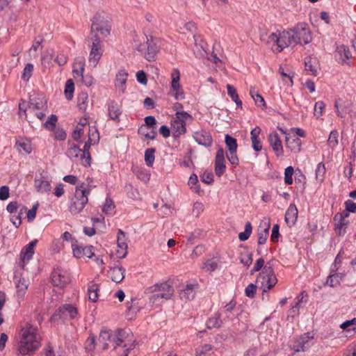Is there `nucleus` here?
<instances>
[{"instance_id": "38", "label": "nucleus", "mask_w": 356, "mask_h": 356, "mask_svg": "<svg viewBox=\"0 0 356 356\" xmlns=\"http://www.w3.org/2000/svg\"><path fill=\"white\" fill-rule=\"evenodd\" d=\"M77 104L80 110L84 111L87 109L88 105V95L87 92H82L79 94Z\"/></svg>"}, {"instance_id": "59", "label": "nucleus", "mask_w": 356, "mask_h": 356, "mask_svg": "<svg viewBox=\"0 0 356 356\" xmlns=\"http://www.w3.org/2000/svg\"><path fill=\"white\" fill-rule=\"evenodd\" d=\"M85 131L86 129L82 128L81 125H76L72 134V138L74 140L81 142L80 140L83 136Z\"/></svg>"}, {"instance_id": "17", "label": "nucleus", "mask_w": 356, "mask_h": 356, "mask_svg": "<svg viewBox=\"0 0 356 356\" xmlns=\"http://www.w3.org/2000/svg\"><path fill=\"white\" fill-rule=\"evenodd\" d=\"M51 180L47 176L40 175L34 179V187L37 192L40 193H48L51 191Z\"/></svg>"}, {"instance_id": "50", "label": "nucleus", "mask_w": 356, "mask_h": 356, "mask_svg": "<svg viewBox=\"0 0 356 356\" xmlns=\"http://www.w3.org/2000/svg\"><path fill=\"white\" fill-rule=\"evenodd\" d=\"M225 143L229 152H236L237 150V142L236 140L229 135L225 136Z\"/></svg>"}, {"instance_id": "43", "label": "nucleus", "mask_w": 356, "mask_h": 356, "mask_svg": "<svg viewBox=\"0 0 356 356\" xmlns=\"http://www.w3.org/2000/svg\"><path fill=\"white\" fill-rule=\"evenodd\" d=\"M108 114L111 119L117 120L121 114V111L119 105L113 102L108 106Z\"/></svg>"}, {"instance_id": "55", "label": "nucleus", "mask_w": 356, "mask_h": 356, "mask_svg": "<svg viewBox=\"0 0 356 356\" xmlns=\"http://www.w3.org/2000/svg\"><path fill=\"white\" fill-rule=\"evenodd\" d=\"M341 277V276L337 273L331 275L327 277L326 284L331 287L337 286L340 284Z\"/></svg>"}, {"instance_id": "26", "label": "nucleus", "mask_w": 356, "mask_h": 356, "mask_svg": "<svg viewBox=\"0 0 356 356\" xmlns=\"http://www.w3.org/2000/svg\"><path fill=\"white\" fill-rule=\"evenodd\" d=\"M197 289V284H187L184 289L180 291V298L184 301L191 300L195 298L196 289Z\"/></svg>"}, {"instance_id": "35", "label": "nucleus", "mask_w": 356, "mask_h": 356, "mask_svg": "<svg viewBox=\"0 0 356 356\" xmlns=\"http://www.w3.org/2000/svg\"><path fill=\"white\" fill-rule=\"evenodd\" d=\"M85 69V58L83 56L76 57L73 64V73L74 77L77 75H81Z\"/></svg>"}, {"instance_id": "34", "label": "nucleus", "mask_w": 356, "mask_h": 356, "mask_svg": "<svg viewBox=\"0 0 356 356\" xmlns=\"http://www.w3.org/2000/svg\"><path fill=\"white\" fill-rule=\"evenodd\" d=\"M88 298L92 302L98 300L99 297V285L98 284L90 282L88 287Z\"/></svg>"}, {"instance_id": "30", "label": "nucleus", "mask_w": 356, "mask_h": 356, "mask_svg": "<svg viewBox=\"0 0 356 356\" xmlns=\"http://www.w3.org/2000/svg\"><path fill=\"white\" fill-rule=\"evenodd\" d=\"M298 209L295 204H290L285 214V221L286 224L291 227L295 225L298 218Z\"/></svg>"}, {"instance_id": "1", "label": "nucleus", "mask_w": 356, "mask_h": 356, "mask_svg": "<svg viewBox=\"0 0 356 356\" xmlns=\"http://www.w3.org/2000/svg\"><path fill=\"white\" fill-rule=\"evenodd\" d=\"M132 334L124 330H102L99 335L97 346L102 350H115L118 356H128L135 347Z\"/></svg>"}, {"instance_id": "56", "label": "nucleus", "mask_w": 356, "mask_h": 356, "mask_svg": "<svg viewBox=\"0 0 356 356\" xmlns=\"http://www.w3.org/2000/svg\"><path fill=\"white\" fill-rule=\"evenodd\" d=\"M325 107V104L322 101L317 102L315 104L314 115L316 118H320L323 115Z\"/></svg>"}, {"instance_id": "54", "label": "nucleus", "mask_w": 356, "mask_h": 356, "mask_svg": "<svg viewBox=\"0 0 356 356\" xmlns=\"http://www.w3.org/2000/svg\"><path fill=\"white\" fill-rule=\"evenodd\" d=\"M42 42V38H36L33 41V44L29 51L30 56H31L34 58L37 57V56H38L37 51L38 49H40L41 47Z\"/></svg>"}, {"instance_id": "7", "label": "nucleus", "mask_w": 356, "mask_h": 356, "mask_svg": "<svg viewBox=\"0 0 356 356\" xmlns=\"http://www.w3.org/2000/svg\"><path fill=\"white\" fill-rule=\"evenodd\" d=\"M277 280L274 274V270L270 262L265 266L259 273L256 280L257 285L259 286L263 292L271 289L277 283Z\"/></svg>"}, {"instance_id": "9", "label": "nucleus", "mask_w": 356, "mask_h": 356, "mask_svg": "<svg viewBox=\"0 0 356 356\" xmlns=\"http://www.w3.org/2000/svg\"><path fill=\"white\" fill-rule=\"evenodd\" d=\"M109 22L104 15L97 14L92 22V36L99 33L103 36H107L110 33Z\"/></svg>"}, {"instance_id": "6", "label": "nucleus", "mask_w": 356, "mask_h": 356, "mask_svg": "<svg viewBox=\"0 0 356 356\" xmlns=\"http://www.w3.org/2000/svg\"><path fill=\"white\" fill-rule=\"evenodd\" d=\"M291 46L307 44L312 41L311 31L306 24H298L293 29L288 30Z\"/></svg>"}, {"instance_id": "62", "label": "nucleus", "mask_w": 356, "mask_h": 356, "mask_svg": "<svg viewBox=\"0 0 356 356\" xmlns=\"http://www.w3.org/2000/svg\"><path fill=\"white\" fill-rule=\"evenodd\" d=\"M305 70L309 72L311 75H316L317 70L316 67L312 64V58H307L305 60Z\"/></svg>"}, {"instance_id": "28", "label": "nucleus", "mask_w": 356, "mask_h": 356, "mask_svg": "<svg viewBox=\"0 0 356 356\" xmlns=\"http://www.w3.org/2000/svg\"><path fill=\"white\" fill-rule=\"evenodd\" d=\"M285 144L286 147L293 152L297 153L301 150L302 142L298 137H293L290 134H286Z\"/></svg>"}, {"instance_id": "15", "label": "nucleus", "mask_w": 356, "mask_h": 356, "mask_svg": "<svg viewBox=\"0 0 356 356\" xmlns=\"http://www.w3.org/2000/svg\"><path fill=\"white\" fill-rule=\"evenodd\" d=\"M268 140L276 156H283V146L279 134L275 131L270 133L268 136Z\"/></svg>"}, {"instance_id": "31", "label": "nucleus", "mask_w": 356, "mask_h": 356, "mask_svg": "<svg viewBox=\"0 0 356 356\" xmlns=\"http://www.w3.org/2000/svg\"><path fill=\"white\" fill-rule=\"evenodd\" d=\"M125 269L122 266H115L110 269L108 275L112 281L120 283L124 277Z\"/></svg>"}, {"instance_id": "21", "label": "nucleus", "mask_w": 356, "mask_h": 356, "mask_svg": "<svg viewBox=\"0 0 356 356\" xmlns=\"http://www.w3.org/2000/svg\"><path fill=\"white\" fill-rule=\"evenodd\" d=\"M147 37L148 35L144 33H135L133 35L131 41L133 48L143 54V51H144L145 49V42H148Z\"/></svg>"}, {"instance_id": "33", "label": "nucleus", "mask_w": 356, "mask_h": 356, "mask_svg": "<svg viewBox=\"0 0 356 356\" xmlns=\"http://www.w3.org/2000/svg\"><path fill=\"white\" fill-rule=\"evenodd\" d=\"M334 220L336 222L334 227L336 232L339 234H343L345 233L348 221L343 220V215L339 213L335 214Z\"/></svg>"}, {"instance_id": "19", "label": "nucleus", "mask_w": 356, "mask_h": 356, "mask_svg": "<svg viewBox=\"0 0 356 356\" xmlns=\"http://www.w3.org/2000/svg\"><path fill=\"white\" fill-rule=\"evenodd\" d=\"M127 240L125 233L122 230H119L117 238L118 250L116 256L120 259L124 258L127 254L128 245Z\"/></svg>"}, {"instance_id": "32", "label": "nucleus", "mask_w": 356, "mask_h": 356, "mask_svg": "<svg viewBox=\"0 0 356 356\" xmlns=\"http://www.w3.org/2000/svg\"><path fill=\"white\" fill-rule=\"evenodd\" d=\"M337 56L339 62L345 63L351 58L352 55L349 48L341 44L337 48Z\"/></svg>"}, {"instance_id": "61", "label": "nucleus", "mask_w": 356, "mask_h": 356, "mask_svg": "<svg viewBox=\"0 0 356 356\" xmlns=\"http://www.w3.org/2000/svg\"><path fill=\"white\" fill-rule=\"evenodd\" d=\"M57 120V116L56 115H51L44 123V127L49 130H53L56 126Z\"/></svg>"}, {"instance_id": "40", "label": "nucleus", "mask_w": 356, "mask_h": 356, "mask_svg": "<svg viewBox=\"0 0 356 356\" xmlns=\"http://www.w3.org/2000/svg\"><path fill=\"white\" fill-rule=\"evenodd\" d=\"M86 204L83 202L76 200L74 199L72 200L70 205L69 207V210L72 214L79 213L84 208Z\"/></svg>"}, {"instance_id": "51", "label": "nucleus", "mask_w": 356, "mask_h": 356, "mask_svg": "<svg viewBox=\"0 0 356 356\" xmlns=\"http://www.w3.org/2000/svg\"><path fill=\"white\" fill-rule=\"evenodd\" d=\"M252 233V225L251 223L248 222L245 225V230L243 232L239 233L238 238L241 241H245L249 238Z\"/></svg>"}, {"instance_id": "58", "label": "nucleus", "mask_w": 356, "mask_h": 356, "mask_svg": "<svg viewBox=\"0 0 356 356\" xmlns=\"http://www.w3.org/2000/svg\"><path fill=\"white\" fill-rule=\"evenodd\" d=\"M33 70V65L31 63H28L26 65L24 68L22 79L24 81H28L32 75V72Z\"/></svg>"}, {"instance_id": "27", "label": "nucleus", "mask_w": 356, "mask_h": 356, "mask_svg": "<svg viewBox=\"0 0 356 356\" xmlns=\"http://www.w3.org/2000/svg\"><path fill=\"white\" fill-rule=\"evenodd\" d=\"M89 193L90 189L86 188L85 183H82L76 187L74 197L73 199L87 204L88 202V195Z\"/></svg>"}, {"instance_id": "22", "label": "nucleus", "mask_w": 356, "mask_h": 356, "mask_svg": "<svg viewBox=\"0 0 356 356\" xmlns=\"http://www.w3.org/2000/svg\"><path fill=\"white\" fill-rule=\"evenodd\" d=\"M16 293L19 298H23L26 293L29 282L25 277L15 275Z\"/></svg>"}, {"instance_id": "2", "label": "nucleus", "mask_w": 356, "mask_h": 356, "mask_svg": "<svg viewBox=\"0 0 356 356\" xmlns=\"http://www.w3.org/2000/svg\"><path fill=\"white\" fill-rule=\"evenodd\" d=\"M40 336L37 327L26 323L21 329L18 342V352L22 355H31L39 348Z\"/></svg>"}, {"instance_id": "12", "label": "nucleus", "mask_w": 356, "mask_h": 356, "mask_svg": "<svg viewBox=\"0 0 356 356\" xmlns=\"http://www.w3.org/2000/svg\"><path fill=\"white\" fill-rule=\"evenodd\" d=\"M77 315L78 309L76 307L71 304H65L58 309L53 316H58L63 319H72L76 318Z\"/></svg>"}, {"instance_id": "20", "label": "nucleus", "mask_w": 356, "mask_h": 356, "mask_svg": "<svg viewBox=\"0 0 356 356\" xmlns=\"http://www.w3.org/2000/svg\"><path fill=\"white\" fill-rule=\"evenodd\" d=\"M225 158L222 148H219L216 152L215 159V173L218 177H221L225 172Z\"/></svg>"}, {"instance_id": "10", "label": "nucleus", "mask_w": 356, "mask_h": 356, "mask_svg": "<svg viewBox=\"0 0 356 356\" xmlns=\"http://www.w3.org/2000/svg\"><path fill=\"white\" fill-rule=\"evenodd\" d=\"M147 39L148 42H145V49L142 54L148 61L154 60L160 50L162 41L161 38L152 35H148Z\"/></svg>"}, {"instance_id": "44", "label": "nucleus", "mask_w": 356, "mask_h": 356, "mask_svg": "<svg viewBox=\"0 0 356 356\" xmlns=\"http://www.w3.org/2000/svg\"><path fill=\"white\" fill-rule=\"evenodd\" d=\"M340 327L350 333H356V318L343 322Z\"/></svg>"}, {"instance_id": "37", "label": "nucleus", "mask_w": 356, "mask_h": 356, "mask_svg": "<svg viewBox=\"0 0 356 356\" xmlns=\"http://www.w3.org/2000/svg\"><path fill=\"white\" fill-rule=\"evenodd\" d=\"M15 147L19 152L29 154L32 151L31 142L26 139H21L16 142Z\"/></svg>"}, {"instance_id": "13", "label": "nucleus", "mask_w": 356, "mask_h": 356, "mask_svg": "<svg viewBox=\"0 0 356 356\" xmlns=\"http://www.w3.org/2000/svg\"><path fill=\"white\" fill-rule=\"evenodd\" d=\"M51 281L54 286L63 288L70 283V278L67 272L62 269H56L51 275Z\"/></svg>"}, {"instance_id": "16", "label": "nucleus", "mask_w": 356, "mask_h": 356, "mask_svg": "<svg viewBox=\"0 0 356 356\" xmlns=\"http://www.w3.org/2000/svg\"><path fill=\"white\" fill-rule=\"evenodd\" d=\"M312 339L313 336L309 333L305 334L294 341L291 348L296 353L304 352L310 346Z\"/></svg>"}, {"instance_id": "39", "label": "nucleus", "mask_w": 356, "mask_h": 356, "mask_svg": "<svg viewBox=\"0 0 356 356\" xmlns=\"http://www.w3.org/2000/svg\"><path fill=\"white\" fill-rule=\"evenodd\" d=\"M222 324V321L220 318V314L216 313L213 317H211L207 323V326L209 329L218 328Z\"/></svg>"}, {"instance_id": "49", "label": "nucleus", "mask_w": 356, "mask_h": 356, "mask_svg": "<svg viewBox=\"0 0 356 356\" xmlns=\"http://www.w3.org/2000/svg\"><path fill=\"white\" fill-rule=\"evenodd\" d=\"M339 133L336 130H333L330 132L329 138L327 139V144L332 148L336 147L339 144Z\"/></svg>"}, {"instance_id": "64", "label": "nucleus", "mask_w": 356, "mask_h": 356, "mask_svg": "<svg viewBox=\"0 0 356 356\" xmlns=\"http://www.w3.org/2000/svg\"><path fill=\"white\" fill-rule=\"evenodd\" d=\"M95 338L90 334L86 341V349L88 352L93 351L95 348Z\"/></svg>"}, {"instance_id": "4", "label": "nucleus", "mask_w": 356, "mask_h": 356, "mask_svg": "<svg viewBox=\"0 0 356 356\" xmlns=\"http://www.w3.org/2000/svg\"><path fill=\"white\" fill-rule=\"evenodd\" d=\"M35 115L38 119L42 120L47 113V102L44 97H37L30 99L29 104L27 108L24 101L19 104V114L20 116L24 115L27 118L26 111Z\"/></svg>"}, {"instance_id": "8", "label": "nucleus", "mask_w": 356, "mask_h": 356, "mask_svg": "<svg viewBox=\"0 0 356 356\" xmlns=\"http://www.w3.org/2000/svg\"><path fill=\"white\" fill-rule=\"evenodd\" d=\"M192 116L188 113H178L171 121V128L173 136L179 137L186 131V123L192 120Z\"/></svg>"}, {"instance_id": "46", "label": "nucleus", "mask_w": 356, "mask_h": 356, "mask_svg": "<svg viewBox=\"0 0 356 356\" xmlns=\"http://www.w3.org/2000/svg\"><path fill=\"white\" fill-rule=\"evenodd\" d=\"M74 91V84L72 79H68L66 81L65 86V95L67 99L71 100L73 97V94Z\"/></svg>"}, {"instance_id": "18", "label": "nucleus", "mask_w": 356, "mask_h": 356, "mask_svg": "<svg viewBox=\"0 0 356 356\" xmlns=\"http://www.w3.org/2000/svg\"><path fill=\"white\" fill-rule=\"evenodd\" d=\"M37 243V240H33L22 250L19 265L22 268H24L25 263L32 258L34 254V247L36 245Z\"/></svg>"}, {"instance_id": "25", "label": "nucleus", "mask_w": 356, "mask_h": 356, "mask_svg": "<svg viewBox=\"0 0 356 356\" xmlns=\"http://www.w3.org/2000/svg\"><path fill=\"white\" fill-rule=\"evenodd\" d=\"M128 73L124 70H120L115 76V86L120 94L124 92Z\"/></svg>"}, {"instance_id": "53", "label": "nucleus", "mask_w": 356, "mask_h": 356, "mask_svg": "<svg viewBox=\"0 0 356 356\" xmlns=\"http://www.w3.org/2000/svg\"><path fill=\"white\" fill-rule=\"evenodd\" d=\"M115 209V205L111 198H106L104 204L102 206V212L106 214H111Z\"/></svg>"}, {"instance_id": "52", "label": "nucleus", "mask_w": 356, "mask_h": 356, "mask_svg": "<svg viewBox=\"0 0 356 356\" xmlns=\"http://www.w3.org/2000/svg\"><path fill=\"white\" fill-rule=\"evenodd\" d=\"M65 248V243L61 238H55L52 241L51 250L54 253H59Z\"/></svg>"}, {"instance_id": "5", "label": "nucleus", "mask_w": 356, "mask_h": 356, "mask_svg": "<svg viewBox=\"0 0 356 356\" xmlns=\"http://www.w3.org/2000/svg\"><path fill=\"white\" fill-rule=\"evenodd\" d=\"M266 42L275 54L280 53L285 48L291 46L290 34L288 30L277 31L271 33L268 36Z\"/></svg>"}, {"instance_id": "11", "label": "nucleus", "mask_w": 356, "mask_h": 356, "mask_svg": "<svg viewBox=\"0 0 356 356\" xmlns=\"http://www.w3.org/2000/svg\"><path fill=\"white\" fill-rule=\"evenodd\" d=\"M91 44H90V51L88 57L90 65L96 67L100 60L103 50L100 38L95 34L90 38Z\"/></svg>"}, {"instance_id": "29", "label": "nucleus", "mask_w": 356, "mask_h": 356, "mask_svg": "<svg viewBox=\"0 0 356 356\" xmlns=\"http://www.w3.org/2000/svg\"><path fill=\"white\" fill-rule=\"evenodd\" d=\"M261 129L259 127H255L250 131V138L252 141V147L256 152H259L262 149V144L259 139V135Z\"/></svg>"}, {"instance_id": "14", "label": "nucleus", "mask_w": 356, "mask_h": 356, "mask_svg": "<svg viewBox=\"0 0 356 356\" xmlns=\"http://www.w3.org/2000/svg\"><path fill=\"white\" fill-rule=\"evenodd\" d=\"M73 255L78 259L92 258L94 256L92 246H83L76 243L72 245Z\"/></svg>"}, {"instance_id": "36", "label": "nucleus", "mask_w": 356, "mask_h": 356, "mask_svg": "<svg viewBox=\"0 0 356 356\" xmlns=\"http://www.w3.org/2000/svg\"><path fill=\"white\" fill-rule=\"evenodd\" d=\"M351 104L350 102L340 103L339 101L335 102L334 106L337 108V115L341 118H344L346 114L351 111Z\"/></svg>"}, {"instance_id": "41", "label": "nucleus", "mask_w": 356, "mask_h": 356, "mask_svg": "<svg viewBox=\"0 0 356 356\" xmlns=\"http://www.w3.org/2000/svg\"><path fill=\"white\" fill-rule=\"evenodd\" d=\"M227 93L232 98V99L236 103L238 107L242 108V102L239 99L238 95L236 92V88L230 85H227Z\"/></svg>"}, {"instance_id": "48", "label": "nucleus", "mask_w": 356, "mask_h": 356, "mask_svg": "<svg viewBox=\"0 0 356 356\" xmlns=\"http://www.w3.org/2000/svg\"><path fill=\"white\" fill-rule=\"evenodd\" d=\"M325 172V164L322 162L319 163L316 169V179L318 182L321 183L323 181Z\"/></svg>"}, {"instance_id": "57", "label": "nucleus", "mask_w": 356, "mask_h": 356, "mask_svg": "<svg viewBox=\"0 0 356 356\" xmlns=\"http://www.w3.org/2000/svg\"><path fill=\"white\" fill-rule=\"evenodd\" d=\"M294 170L292 166H289L285 169L284 171V182L287 185H291L293 184V174Z\"/></svg>"}, {"instance_id": "45", "label": "nucleus", "mask_w": 356, "mask_h": 356, "mask_svg": "<svg viewBox=\"0 0 356 356\" xmlns=\"http://www.w3.org/2000/svg\"><path fill=\"white\" fill-rule=\"evenodd\" d=\"M171 88L172 89H179V87H181L179 83L180 81V72L178 69H173L171 72Z\"/></svg>"}, {"instance_id": "63", "label": "nucleus", "mask_w": 356, "mask_h": 356, "mask_svg": "<svg viewBox=\"0 0 356 356\" xmlns=\"http://www.w3.org/2000/svg\"><path fill=\"white\" fill-rule=\"evenodd\" d=\"M198 182L197 176L195 174H193L188 180V185L191 188H193L195 193H198L200 191V186H197Z\"/></svg>"}, {"instance_id": "42", "label": "nucleus", "mask_w": 356, "mask_h": 356, "mask_svg": "<svg viewBox=\"0 0 356 356\" xmlns=\"http://www.w3.org/2000/svg\"><path fill=\"white\" fill-rule=\"evenodd\" d=\"M213 346L204 344L195 350V356H211L213 353Z\"/></svg>"}, {"instance_id": "60", "label": "nucleus", "mask_w": 356, "mask_h": 356, "mask_svg": "<svg viewBox=\"0 0 356 356\" xmlns=\"http://www.w3.org/2000/svg\"><path fill=\"white\" fill-rule=\"evenodd\" d=\"M204 206L202 202H196L193 207L192 213L195 217H199L204 211Z\"/></svg>"}, {"instance_id": "24", "label": "nucleus", "mask_w": 356, "mask_h": 356, "mask_svg": "<svg viewBox=\"0 0 356 356\" xmlns=\"http://www.w3.org/2000/svg\"><path fill=\"white\" fill-rule=\"evenodd\" d=\"M154 292H156L161 298L168 300L174 293L173 288L167 282L155 286Z\"/></svg>"}, {"instance_id": "47", "label": "nucleus", "mask_w": 356, "mask_h": 356, "mask_svg": "<svg viewBox=\"0 0 356 356\" xmlns=\"http://www.w3.org/2000/svg\"><path fill=\"white\" fill-rule=\"evenodd\" d=\"M155 149L154 148H149L145 152V161L147 166L152 167L154 164L155 159Z\"/></svg>"}, {"instance_id": "23", "label": "nucleus", "mask_w": 356, "mask_h": 356, "mask_svg": "<svg viewBox=\"0 0 356 356\" xmlns=\"http://www.w3.org/2000/svg\"><path fill=\"white\" fill-rule=\"evenodd\" d=\"M195 140L200 145L209 147L212 143V138L209 132L205 130L195 131L193 134Z\"/></svg>"}, {"instance_id": "3", "label": "nucleus", "mask_w": 356, "mask_h": 356, "mask_svg": "<svg viewBox=\"0 0 356 356\" xmlns=\"http://www.w3.org/2000/svg\"><path fill=\"white\" fill-rule=\"evenodd\" d=\"M87 136L88 140L85 142L83 149H80L76 145H74L67 150L69 156L79 159L82 165L84 166L90 165L91 158L89 149L90 146L97 144L99 140V134L97 129L96 127H89V132Z\"/></svg>"}]
</instances>
